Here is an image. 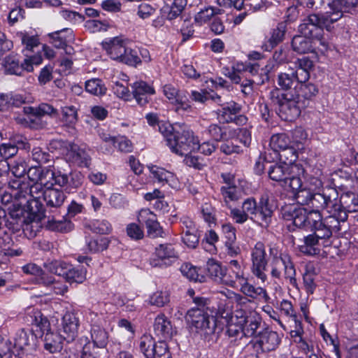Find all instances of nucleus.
I'll use <instances>...</instances> for the list:
<instances>
[{"mask_svg":"<svg viewBox=\"0 0 358 358\" xmlns=\"http://www.w3.org/2000/svg\"><path fill=\"white\" fill-rule=\"evenodd\" d=\"M325 12L320 15L311 14L304 18L301 30L306 35L313 36L320 44L327 48L329 35L325 34L323 27L331 29V24L340 20L343 13H352L358 4V0H322Z\"/></svg>","mask_w":358,"mask_h":358,"instance_id":"f257e3e1","label":"nucleus"},{"mask_svg":"<svg viewBox=\"0 0 358 358\" xmlns=\"http://www.w3.org/2000/svg\"><path fill=\"white\" fill-rule=\"evenodd\" d=\"M319 210L315 208L308 211L304 208L288 205L282 208L281 214L285 220L290 222L287 224L289 230L294 231L296 228L302 227H308L311 230L324 223V218Z\"/></svg>","mask_w":358,"mask_h":358,"instance_id":"0eeeda50","label":"nucleus"},{"mask_svg":"<svg viewBox=\"0 0 358 358\" xmlns=\"http://www.w3.org/2000/svg\"><path fill=\"white\" fill-rule=\"evenodd\" d=\"M271 99L278 106V115L285 121H293L301 114L299 97L282 93L279 89H274L270 92Z\"/></svg>","mask_w":358,"mask_h":358,"instance_id":"1a4fd4ad","label":"nucleus"},{"mask_svg":"<svg viewBox=\"0 0 358 358\" xmlns=\"http://www.w3.org/2000/svg\"><path fill=\"white\" fill-rule=\"evenodd\" d=\"M91 338L94 346L103 348L108 343V336L103 328L98 325H93L91 329Z\"/></svg>","mask_w":358,"mask_h":358,"instance_id":"c03bdc74","label":"nucleus"},{"mask_svg":"<svg viewBox=\"0 0 358 358\" xmlns=\"http://www.w3.org/2000/svg\"><path fill=\"white\" fill-rule=\"evenodd\" d=\"M259 327V322L258 319L250 315V313L248 310L247 315V322L245 324L241 334L239 338H242L243 336L250 337L252 336L257 332V329Z\"/></svg>","mask_w":358,"mask_h":358,"instance_id":"603ef678","label":"nucleus"},{"mask_svg":"<svg viewBox=\"0 0 358 358\" xmlns=\"http://www.w3.org/2000/svg\"><path fill=\"white\" fill-rule=\"evenodd\" d=\"M293 164L287 162L272 165L268 169V175L271 180L287 185L288 176H290L291 166Z\"/></svg>","mask_w":358,"mask_h":358,"instance_id":"7c9ffc66","label":"nucleus"},{"mask_svg":"<svg viewBox=\"0 0 358 358\" xmlns=\"http://www.w3.org/2000/svg\"><path fill=\"white\" fill-rule=\"evenodd\" d=\"M110 241L108 238L101 237L87 241V249L91 252H101L108 247Z\"/></svg>","mask_w":358,"mask_h":358,"instance_id":"4d7b16f0","label":"nucleus"},{"mask_svg":"<svg viewBox=\"0 0 358 358\" xmlns=\"http://www.w3.org/2000/svg\"><path fill=\"white\" fill-rule=\"evenodd\" d=\"M67 266L68 264L66 263L59 260L48 259L43 264V267L47 271L54 273L57 276L64 275Z\"/></svg>","mask_w":358,"mask_h":358,"instance_id":"8fccbe9b","label":"nucleus"},{"mask_svg":"<svg viewBox=\"0 0 358 358\" xmlns=\"http://www.w3.org/2000/svg\"><path fill=\"white\" fill-rule=\"evenodd\" d=\"M78 350H81L80 358H97L91 352L92 345L86 336H83L79 338L77 343Z\"/></svg>","mask_w":358,"mask_h":358,"instance_id":"0e129e2a","label":"nucleus"},{"mask_svg":"<svg viewBox=\"0 0 358 358\" xmlns=\"http://www.w3.org/2000/svg\"><path fill=\"white\" fill-rule=\"evenodd\" d=\"M313 234L303 238V243L299 245V251L306 255H319L321 250L331 245V238L339 231L338 222L334 218L326 217L324 223L315 227Z\"/></svg>","mask_w":358,"mask_h":358,"instance_id":"20e7f679","label":"nucleus"},{"mask_svg":"<svg viewBox=\"0 0 358 358\" xmlns=\"http://www.w3.org/2000/svg\"><path fill=\"white\" fill-rule=\"evenodd\" d=\"M9 185L12 189L11 194L17 199H27V196L36 199L39 197L38 195L40 193L39 190L43 187V185H41L39 183H34L30 185L19 179L12 180L9 182Z\"/></svg>","mask_w":358,"mask_h":358,"instance_id":"6ab92c4d","label":"nucleus"},{"mask_svg":"<svg viewBox=\"0 0 358 358\" xmlns=\"http://www.w3.org/2000/svg\"><path fill=\"white\" fill-rule=\"evenodd\" d=\"M249 310L236 309L227 320V332L229 337L239 338L241 331L247 322V315Z\"/></svg>","mask_w":358,"mask_h":358,"instance_id":"4be33fe9","label":"nucleus"},{"mask_svg":"<svg viewBox=\"0 0 358 358\" xmlns=\"http://www.w3.org/2000/svg\"><path fill=\"white\" fill-rule=\"evenodd\" d=\"M187 3V0H173L171 5L164 6L161 9V13L166 20L172 21L181 15Z\"/></svg>","mask_w":358,"mask_h":358,"instance_id":"f704fd0d","label":"nucleus"},{"mask_svg":"<svg viewBox=\"0 0 358 358\" xmlns=\"http://www.w3.org/2000/svg\"><path fill=\"white\" fill-rule=\"evenodd\" d=\"M60 120L64 126L71 127L78 120L77 109L73 106L62 108Z\"/></svg>","mask_w":358,"mask_h":358,"instance_id":"49530a36","label":"nucleus"},{"mask_svg":"<svg viewBox=\"0 0 358 358\" xmlns=\"http://www.w3.org/2000/svg\"><path fill=\"white\" fill-rule=\"evenodd\" d=\"M304 23L303 22L299 25V30L303 36H295L292 41V47L294 51L299 54H306L312 52L316 48L321 47V50H326L329 46L324 48L319 41L316 40L313 36L306 35L301 30V26ZM329 45V43L328 44Z\"/></svg>","mask_w":358,"mask_h":358,"instance_id":"a211bd4d","label":"nucleus"},{"mask_svg":"<svg viewBox=\"0 0 358 358\" xmlns=\"http://www.w3.org/2000/svg\"><path fill=\"white\" fill-rule=\"evenodd\" d=\"M286 27L284 23H280L276 28L273 29L270 32V37L263 44L262 48L266 51H271L273 48L281 43L285 37Z\"/></svg>","mask_w":358,"mask_h":358,"instance_id":"c9c22d12","label":"nucleus"},{"mask_svg":"<svg viewBox=\"0 0 358 358\" xmlns=\"http://www.w3.org/2000/svg\"><path fill=\"white\" fill-rule=\"evenodd\" d=\"M42 62L43 57L39 52L32 58H24L22 63L16 55L10 54L3 59L2 66L6 74L22 76L24 71L32 72L34 66L40 65Z\"/></svg>","mask_w":358,"mask_h":358,"instance_id":"f8f14e48","label":"nucleus"},{"mask_svg":"<svg viewBox=\"0 0 358 358\" xmlns=\"http://www.w3.org/2000/svg\"><path fill=\"white\" fill-rule=\"evenodd\" d=\"M178 258L177 252L170 244H161L155 248L154 257L150 259L153 267H167Z\"/></svg>","mask_w":358,"mask_h":358,"instance_id":"aec40b11","label":"nucleus"},{"mask_svg":"<svg viewBox=\"0 0 358 358\" xmlns=\"http://www.w3.org/2000/svg\"><path fill=\"white\" fill-rule=\"evenodd\" d=\"M155 344L156 343L151 335L144 334L139 339L138 348L146 358H153L155 357L154 348Z\"/></svg>","mask_w":358,"mask_h":358,"instance_id":"79ce46f5","label":"nucleus"},{"mask_svg":"<svg viewBox=\"0 0 358 358\" xmlns=\"http://www.w3.org/2000/svg\"><path fill=\"white\" fill-rule=\"evenodd\" d=\"M80 321L73 311L67 310L62 317L60 333L68 343L74 341L78 335Z\"/></svg>","mask_w":358,"mask_h":358,"instance_id":"412c9836","label":"nucleus"},{"mask_svg":"<svg viewBox=\"0 0 358 358\" xmlns=\"http://www.w3.org/2000/svg\"><path fill=\"white\" fill-rule=\"evenodd\" d=\"M148 168L155 178L158 182L168 184L172 188H178L179 187V182L176 176L171 171H169L164 168L150 164Z\"/></svg>","mask_w":358,"mask_h":358,"instance_id":"c85d7f7f","label":"nucleus"},{"mask_svg":"<svg viewBox=\"0 0 358 358\" xmlns=\"http://www.w3.org/2000/svg\"><path fill=\"white\" fill-rule=\"evenodd\" d=\"M224 268L215 259H210L207 262L206 270L210 276L216 282H218L222 274Z\"/></svg>","mask_w":358,"mask_h":358,"instance_id":"69168bd1","label":"nucleus"},{"mask_svg":"<svg viewBox=\"0 0 358 358\" xmlns=\"http://www.w3.org/2000/svg\"><path fill=\"white\" fill-rule=\"evenodd\" d=\"M47 226L52 231L62 233L69 232L73 229L72 222L66 220L58 221L54 219L48 220Z\"/></svg>","mask_w":358,"mask_h":358,"instance_id":"13d9d810","label":"nucleus"},{"mask_svg":"<svg viewBox=\"0 0 358 358\" xmlns=\"http://www.w3.org/2000/svg\"><path fill=\"white\" fill-rule=\"evenodd\" d=\"M278 84L283 90L290 89L295 83H301L296 77L294 69H289L287 72L280 73L278 76Z\"/></svg>","mask_w":358,"mask_h":358,"instance_id":"a19ab883","label":"nucleus"},{"mask_svg":"<svg viewBox=\"0 0 358 358\" xmlns=\"http://www.w3.org/2000/svg\"><path fill=\"white\" fill-rule=\"evenodd\" d=\"M207 133L215 141H221L227 138V134L231 131L228 127H220L216 124H211L206 129Z\"/></svg>","mask_w":358,"mask_h":358,"instance_id":"09e8293b","label":"nucleus"},{"mask_svg":"<svg viewBox=\"0 0 358 358\" xmlns=\"http://www.w3.org/2000/svg\"><path fill=\"white\" fill-rule=\"evenodd\" d=\"M121 62L129 66H136L142 62V60L136 50L127 48Z\"/></svg>","mask_w":358,"mask_h":358,"instance_id":"338daca9","label":"nucleus"},{"mask_svg":"<svg viewBox=\"0 0 358 358\" xmlns=\"http://www.w3.org/2000/svg\"><path fill=\"white\" fill-rule=\"evenodd\" d=\"M315 272L313 265L307 264L303 274V285L308 294H313L315 289Z\"/></svg>","mask_w":358,"mask_h":358,"instance_id":"de8ad7c7","label":"nucleus"},{"mask_svg":"<svg viewBox=\"0 0 358 358\" xmlns=\"http://www.w3.org/2000/svg\"><path fill=\"white\" fill-rule=\"evenodd\" d=\"M16 37L19 38L23 47L22 52L24 58H32L38 52L41 54V52L39 50L35 52V49L38 48L40 45V40L38 35L23 31L17 32Z\"/></svg>","mask_w":358,"mask_h":358,"instance_id":"5701e85b","label":"nucleus"},{"mask_svg":"<svg viewBox=\"0 0 358 358\" xmlns=\"http://www.w3.org/2000/svg\"><path fill=\"white\" fill-rule=\"evenodd\" d=\"M85 90L89 93L100 96L106 94V87L102 80L98 78L88 80L85 83Z\"/></svg>","mask_w":358,"mask_h":358,"instance_id":"5fc2aeb1","label":"nucleus"},{"mask_svg":"<svg viewBox=\"0 0 358 358\" xmlns=\"http://www.w3.org/2000/svg\"><path fill=\"white\" fill-rule=\"evenodd\" d=\"M155 334L164 339L171 338L173 334V329L171 322L164 315H158L154 324Z\"/></svg>","mask_w":358,"mask_h":358,"instance_id":"72a5a7b5","label":"nucleus"},{"mask_svg":"<svg viewBox=\"0 0 358 358\" xmlns=\"http://www.w3.org/2000/svg\"><path fill=\"white\" fill-rule=\"evenodd\" d=\"M220 191L225 206L230 210L233 208L231 203L238 201L242 196L241 189L236 186H223Z\"/></svg>","mask_w":358,"mask_h":358,"instance_id":"58836bf2","label":"nucleus"},{"mask_svg":"<svg viewBox=\"0 0 358 358\" xmlns=\"http://www.w3.org/2000/svg\"><path fill=\"white\" fill-rule=\"evenodd\" d=\"M90 229L94 233L107 234L112 231V226L106 220H94L89 224Z\"/></svg>","mask_w":358,"mask_h":358,"instance_id":"bf43d9fd","label":"nucleus"},{"mask_svg":"<svg viewBox=\"0 0 358 358\" xmlns=\"http://www.w3.org/2000/svg\"><path fill=\"white\" fill-rule=\"evenodd\" d=\"M269 146L275 152H282L279 155L280 159L285 158L289 163H293L298 158L296 148L285 134H273L270 138Z\"/></svg>","mask_w":358,"mask_h":358,"instance_id":"4468645a","label":"nucleus"},{"mask_svg":"<svg viewBox=\"0 0 358 358\" xmlns=\"http://www.w3.org/2000/svg\"><path fill=\"white\" fill-rule=\"evenodd\" d=\"M66 159L80 167H88L91 158L84 148L76 144H70L66 154Z\"/></svg>","mask_w":358,"mask_h":358,"instance_id":"bb28decb","label":"nucleus"},{"mask_svg":"<svg viewBox=\"0 0 358 358\" xmlns=\"http://www.w3.org/2000/svg\"><path fill=\"white\" fill-rule=\"evenodd\" d=\"M50 173H52L50 178H48V182L52 184V187L55 185H57L59 187H66L69 184V177L67 174L62 173L60 171H56L50 169Z\"/></svg>","mask_w":358,"mask_h":358,"instance_id":"680f3d73","label":"nucleus"},{"mask_svg":"<svg viewBox=\"0 0 358 358\" xmlns=\"http://www.w3.org/2000/svg\"><path fill=\"white\" fill-rule=\"evenodd\" d=\"M196 304L199 307H194L189 309L187 313V320L198 331L209 334L215 329V323L213 316H210L205 310L203 299H194Z\"/></svg>","mask_w":358,"mask_h":358,"instance_id":"9b49d317","label":"nucleus"},{"mask_svg":"<svg viewBox=\"0 0 358 358\" xmlns=\"http://www.w3.org/2000/svg\"><path fill=\"white\" fill-rule=\"evenodd\" d=\"M180 270L182 274L189 280L194 282H203L204 280V276L199 274L196 267L189 263L182 264Z\"/></svg>","mask_w":358,"mask_h":358,"instance_id":"3c124183","label":"nucleus"},{"mask_svg":"<svg viewBox=\"0 0 358 358\" xmlns=\"http://www.w3.org/2000/svg\"><path fill=\"white\" fill-rule=\"evenodd\" d=\"M227 297L231 299L234 303H236V309L248 310V307L251 303V301L246 296L232 291H227Z\"/></svg>","mask_w":358,"mask_h":358,"instance_id":"052dcab7","label":"nucleus"},{"mask_svg":"<svg viewBox=\"0 0 358 358\" xmlns=\"http://www.w3.org/2000/svg\"><path fill=\"white\" fill-rule=\"evenodd\" d=\"M273 210V206L269 203L268 196L264 194L258 203L253 197L245 199L241 208H231L229 215L236 224H244L248 220L255 222L257 219L260 226L267 227L271 222Z\"/></svg>","mask_w":358,"mask_h":358,"instance_id":"f03ea898","label":"nucleus"},{"mask_svg":"<svg viewBox=\"0 0 358 358\" xmlns=\"http://www.w3.org/2000/svg\"><path fill=\"white\" fill-rule=\"evenodd\" d=\"M250 261L252 273L262 283L265 282L268 278L266 275L268 260L266 247L262 242L256 243L251 249Z\"/></svg>","mask_w":358,"mask_h":358,"instance_id":"ddd939ff","label":"nucleus"},{"mask_svg":"<svg viewBox=\"0 0 358 358\" xmlns=\"http://www.w3.org/2000/svg\"><path fill=\"white\" fill-rule=\"evenodd\" d=\"M290 171L286 185L291 188L298 201V193L304 189L305 170L301 165L296 164L291 166Z\"/></svg>","mask_w":358,"mask_h":358,"instance_id":"b1692460","label":"nucleus"},{"mask_svg":"<svg viewBox=\"0 0 358 358\" xmlns=\"http://www.w3.org/2000/svg\"><path fill=\"white\" fill-rule=\"evenodd\" d=\"M63 278L70 283H82L86 279V270L83 267L71 268L68 265Z\"/></svg>","mask_w":358,"mask_h":358,"instance_id":"a18cd8bd","label":"nucleus"},{"mask_svg":"<svg viewBox=\"0 0 358 358\" xmlns=\"http://www.w3.org/2000/svg\"><path fill=\"white\" fill-rule=\"evenodd\" d=\"M43 188V196L47 206L55 208L61 207L66 198L64 192L53 187L52 183H50V186L44 185Z\"/></svg>","mask_w":358,"mask_h":358,"instance_id":"cd10ccee","label":"nucleus"},{"mask_svg":"<svg viewBox=\"0 0 358 358\" xmlns=\"http://www.w3.org/2000/svg\"><path fill=\"white\" fill-rule=\"evenodd\" d=\"M51 174L50 168L31 167L27 171V176L31 181L34 183H39L43 186H50V182H48L47 178H50Z\"/></svg>","mask_w":358,"mask_h":358,"instance_id":"4c0bfd02","label":"nucleus"},{"mask_svg":"<svg viewBox=\"0 0 358 358\" xmlns=\"http://www.w3.org/2000/svg\"><path fill=\"white\" fill-rule=\"evenodd\" d=\"M127 40L120 36L114 37L103 43V48L107 55L114 60L121 62L126 52Z\"/></svg>","mask_w":358,"mask_h":358,"instance_id":"393cba45","label":"nucleus"},{"mask_svg":"<svg viewBox=\"0 0 358 358\" xmlns=\"http://www.w3.org/2000/svg\"><path fill=\"white\" fill-rule=\"evenodd\" d=\"M14 341L17 355L21 357L36 349L37 334H35L33 330L21 329L15 333Z\"/></svg>","mask_w":358,"mask_h":358,"instance_id":"2eb2a0df","label":"nucleus"},{"mask_svg":"<svg viewBox=\"0 0 358 358\" xmlns=\"http://www.w3.org/2000/svg\"><path fill=\"white\" fill-rule=\"evenodd\" d=\"M159 132L163 135L171 151L180 156L196 151L198 137L191 130L176 131L171 124L159 127Z\"/></svg>","mask_w":358,"mask_h":358,"instance_id":"423d86ee","label":"nucleus"},{"mask_svg":"<svg viewBox=\"0 0 358 358\" xmlns=\"http://www.w3.org/2000/svg\"><path fill=\"white\" fill-rule=\"evenodd\" d=\"M240 111L241 106L234 101L224 102L217 110V119L222 123L233 122Z\"/></svg>","mask_w":358,"mask_h":358,"instance_id":"c756f323","label":"nucleus"},{"mask_svg":"<svg viewBox=\"0 0 358 358\" xmlns=\"http://www.w3.org/2000/svg\"><path fill=\"white\" fill-rule=\"evenodd\" d=\"M269 266L271 275L273 278L280 279L284 271L285 278L294 287H296V270L291 257L287 253L280 252L276 248L269 249Z\"/></svg>","mask_w":358,"mask_h":358,"instance_id":"6e6552de","label":"nucleus"},{"mask_svg":"<svg viewBox=\"0 0 358 358\" xmlns=\"http://www.w3.org/2000/svg\"><path fill=\"white\" fill-rule=\"evenodd\" d=\"M163 92L177 113L187 112L192 110V106L185 92L180 91L172 85L163 87Z\"/></svg>","mask_w":358,"mask_h":358,"instance_id":"f3484780","label":"nucleus"},{"mask_svg":"<svg viewBox=\"0 0 358 358\" xmlns=\"http://www.w3.org/2000/svg\"><path fill=\"white\" fill-rule=\"evenodd\" d=\"M26 321L39 329L38 336L44 335V348L50 353H55L62 350L63 348L62 334H57L50 331V324L48 318L41 312L34 307H29L26 310Z\"/></svg>","mask_w":358,"mask_h":358,"instance_id":"39448f33","label":"nucleus"},{"mask_svg":"<svg viewBox=\"0 0 358 358\" xmlns=\"http://www.w3.org/2000/svg\"><path fill=\"white\" fill-rule=\"evenodd\" d=\"M43 217V214L39 213L36 214V221L28 222L26 221L23 226L22 229L24 233L29 238L34 237L41 228V220Z\"/></svg>","mask_w":358,"mask_h":358,"instance_id":"6e6d98bb","label":"nucleus"},{"mask_svg":"<svg viewBox=\"0 0 358 358\" xmlns=\"http://www.w3.org/2000/svg\"><path fill=\"white\" fill-rule=\"evenodd\" d=\"M323 186L322 180L314 176L304 180V189L298 193V203L301 205L310 204L313 208L324 210L325 208L337 206V190L327 187L317 192Z\"/></svg>","mask_w":358,"mask_h":358,"instance_id":"7ed1b4c3","label":"nucleus"},{"mask_svg":"<svg viewBox=\"0 0 358 358\" xmlns=\"http://www.w3.org/2000/svg\"><path fill=\"white\" fill-rule=\"evenodd\" d=\"M221 13V9L213 6H207L195 15L194 22L201 26L208 22L215 15Z\"/></svg>","mask_w":358,"mask_h":358,"instance_id":"37998d69","label":"nucleus"},{"mask_svg":"<svg viewBox=\"0 0 358 358\" xmlns=\"http://www.w3.org/2000/svg\"><path fill=\"white\" fill-rule=\"evenodd\" d=\"M337 206L334 208H325L324 210L329 214L327 217H331L336 220L338 222V230L341 229L342 224L348 219V213H355L358 211V195L353 192L343 193L339 199L337 192Z\"/></svg>","mask_w":358,"mask_h":358,"instance_id":"9d476101","label":"nucleus"},{"mask_svg":"<svg viewBox=\"0 0 358 358\" xmlns=\"http://www.w3.org/2000/svg\"><path fill=\"white\" fill-rule=\"evenodd\" d=\"M281 342L279 334L273 331L262 333L259 337L252 340L248 347L252 346L257 354L275 350Z\"/></svg>","mask_w":358,"mask_h":358,"instance_id":"dca6fc26","label":"nucleus"},{"mask_svg":"<svg viewBox=\"0 0 358 358\" xmlns=\"http://www.w3.org/2000/svg\"><path fill=\"white\" fill-rule=\"evenodd\" d=\"M99 138L106 143V150L109 151L112 146H115V136H112L109 131L105 128L99 127L96 129Z\"/></svg>","mask_w":358,"mask_h":358,"instance_id":"774afa93","label":"nucleus"},{"mask_svg":"<svg viewBox=\"0 0 358 358\" xmlns=\"http://www.w3.org/2000/svg\"><path fill=\"white\" fill-rule=\"evenodd\" d=\"M46 37L48 38L49 43L58 49L62 48L66 43H69L74 38L72 29L69 28L49 33Z\"/></svg>","mask_w":358,"mask_h":358,"instance_id":"2f4dec72","label":"nucleus"},{"mask_svg":"<svg viewBox=\"0 0 358 358\" xmlns=\"http://www.w3.org/2000/svg\"><path fill=\"white\" fill-rule=\"evenodd\" d=\"M61 277L58 276V278H56L52 275H43L38 279V284L46 288L48 294L64 295L68 291V286Z\"/></svg>","mask_w":358,"mask_h":358,"instance_id":"a878e982","label":"nucleus"},{"mask_svg":"<svg viewBox=\"0 0 358 358\" xmlns=\"http://www.w3.org/2000/svg\"><path fill=\"white\" fill-rule=\"evenodd\" d=\"M239 288L243 294L252 299H262L267 301L270 299L264 288L253 286L248 282V278Z\"/></svg>","mask_w":358,"mask_h":358,"instance_id":"e433bc0d","label":"nucleus"},{"mask_svg":"<svg viewBox=\"0 0 358 358\" xmlns=\"http://www.w3.org/2000/svg\"><path fill=\"white\" fill-rule=\"evenodd\" d=\"M170 301V295L167 291H156L148 299V303L157 307H163Z\"/></svg>","mask_w":358,"mask_h":358,"instance_id":"864d4df0","label":"nucleus"},{"mask_svg":"<svg viewBox=\"0 0 358 358\" xmlns=\"http://www.w3.org/2000/svg\"><path fill=\"white\" fill-rule=\"evenodd\" d=\"M133 95L139 105L143 106L148 101V96L155 94L154 88L144 81H137L132 85Z\"/></svg>","mask_w":358,"mask_h":358,"instance_id":"473e14b6","label":"nucleus"},{"mask_svg":"<svg viewBox=\"0 0 358 358\" xmlns=\"http://www.w3.org/2000/svg\"><path fill=\"white\" fill-rule=\"evenodd\" d=\"M308 134L302 127H296L292 131V144L296 150L303 148V143L307 140Z\"/></svg>","mask_w":358,"mask_h":358,"instance_id":"e2e57ef3","label":"nucleus"},{"mask_svg":"<svg viewBox=\"0 0 358 358\" xmlns=\"http://www.w3.org/2000/svg\"><path fill=\"white\" fill-rule=\"evenodd\" d=\"M313 66V62L308 58L303 57L298 60L296 67L294 71L296 77L301 83H306L310 78L309 71Z\"/></svg>","mask_w":358,"mask_h":358,"instance_id":"ea45409f","label":"nucleus"}]
</instances>
